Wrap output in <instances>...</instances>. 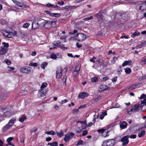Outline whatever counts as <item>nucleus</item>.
<instances>
[{"label": "nucleus", "mask_w": 146, "mask_h": 146, "mask_svg": "<svg viewBox=\"0 0 146 146\" xmlns=\"http://www.w3.org/2000/svg\"><path fill=\"white\" fill-rule=\"evenodd\" d=\"M96 59V58L95 57H93L91 59L90 61L91 62H93L94 63L95 62V60Z\"/></svg>", "instance_id": "obj_63"}, {"label": "nucleus", "mask_w": 146, "mask_h": 146, "mask_svg": "<svg viewBox=\"0 0 146 146\" xmlns=\"http://www.w3.org/2000/svg\"><path fill=\"white\" fill-rule=\"evenodd\" d=\"M73 7L71 6H66L63 7L62 9L66 10V11H71L73 9Z\"/></svg>", "instance_id": "obj_18"}, {"label": "nucleus", "mask_w": 146, "mask_h": 146, "mask_svg": "<svg viewBox=\"0 0 146 146\" xmlns=\"http://www.w3.org/2000/svg\"><path fill=\"white\" fill-rule=\"evenodd\" d=\"M29 65L31 66H37V64L36 63L31 62L29 64Z\"/></svg>", "instance_id": "obj_44"}, {"label": "nucleus", "mask_w": 146, "mask_h": 146, "mask_svg": "<svg viewBox=\"0 0 146 146\" xmlns=\"http://www.w3.org/2000/svg\"><path fill=\"white\" fill-rule=\"evenodd\" d=\"M79 109L78 108V109H75L73 110H72V113L73 114H76L78 112H79Z\"/></svg>", "instance_id": "obj_42"}, {"label": "nucleus", "mask_w": 146, "mask_h": 146, "mask_svg": "<svg viewBox=\"0 0 146 146\" xmlns=\"http://www.w3.org/2000/svg\"><path fill=\"white\" fill-rule=\"evenodd\" d=\"M67 77L66 76H65L63 77V78L62 79L63 82L64 83H65V85H66V80Z\"/></svg>", "instance_id": "obj_46"}, {"label": "nucleus", "mask_w": 146, "mask_h": 146, "mask_svg": "<svg viewBox=\"0 0 146 146\" xmlns=\"http://www.w3.org/2000/svg\"><path fill=\"white\" fill-rule=\"evenodd\" d=\"M1 31L2 35L5 37L11 38L13 36V34L12 33H8L3 30H1Z\"/></svg>", "instance_id": "obj_7"}, {"label": "nucleus", "mask_w": 146, "mask_h": 146, "mask_svg": "<svg viewBox=\"0 0 146 146\" xmlns=\"http://www.w3.org/2000/svg\"><path fill=\"white\" fill-rule=\"evenodd\" d=\"M109 77H108V76H106V77H104L102 78V80L103 81H106V80H109Z\"/></svg>", "instance_id": "obj_62"}, {"label": "nucleus", "mask_w": 146, "mask_h": 146, "mask_svg": "<svg viewBox=\"0 0 146 146\" xmlns=\"http://www.w3.org/2000/svg\"><path fill=\"white\" fill-rule=\"evenodd\" d=\"M59 46L60 48L64 50L66 49L67 48V47L64 46V44L60 45Z\"/></svg>", "instance_id": "obj_48"}, {"label": "nucleus", "mask_w": 146, "mask_h": 146, "mask_svg": "<svg viewBox=\"0 0 146 146\" xmlns=\"http://www.w3.org/2000/svg\"><path fill=\"white\" fill-rule=\"evenodd\" d=\"M53 25H56V22L48 21L44 23L43 27L46 29H49L52 27V26Z\"/></svg>", "instance_id": "obj_2"}, {"label": "nucleus", "mask_w": 146, "mask_h": 146, "mask_svg": "<svg viewBox=\"0 0 146 146\" xmlns=\"http://www.w3.org/2000/svg\"><path fill=\"white\" fill-rule=\"evenodd\" d=\"M108 146H113L115 143L114 139H109L105 141Z\"/></svg>", "instance_id": "obj_10"}, {"label": "nucleus", "mask_w": 146, "mask_h": 146, "mask_svg": "<svg viewBox=\"0 0 146 146\" xmlns=\"http://www.w3.org/2000/svg\"><path fill=\"white\" fill-rule=\"evenodd\" d=\"M117 77H115L114 78H112L111 80L112 82H116L117 81Z\"/></svg>", "instance_id": "obj_61"}, {"label": "nucleus", "mask_w": 146, "mask_h": 146, "mask_svg": "<svg viewBox=\"0 0 146 146\" xmlns=\"http://www.w3.org/2000/svg\"><path fill=\"white\" fill-rule=\"evenodd\" d=\"M4 62L8 65H10L11 63V62L9 60L7 59H5L4 60Z\"/></svg>", "instance_id": "obj_40"}, {"label": "nucleus", "mask_w": 146, "mask_h": 146, "mask_svg": "<svg viewBox=\"0 0 146 146\" xmlns=\"http://www.w3.org/2000/svg\"><path fill=\"white\" fill-rule=\"evenodd\" d=\"M26 119V117L24 116L20 118L19 120L20 122H23Z\"/></svg>", "instance_id": "obj_37"}, {"label": "nucleus", "mask_w": 146, "mask_h": 146, "mask_svg": "<svg viewBox=\"0 0 146 146\" xmlns=\"http://www.w3.org/2000/svg\"><path fill=\"white\" fill-rule=\"evenodd\" d=\"M144 45H143V43H141L140 44L138 45L136 47V48H140L142 47Z\"/></svg>", "instance_id": "obj_53"}, {"label": "nucleus", "mask_w": 146, "mask_h": 146, "mask_svg": "<svg viewBox=\"0 0 146 146\" xmlns=\"http://www.w3.org/2000/svg\"><path fill=\"white\" fill-rule=\"evenodd\" d=\"M118 15L121 17V18L122 19L124 20H126L129 18L128 14L126 12H123L122 13H119Z\"/></svg>", "instance_id": "obj_8"}, {"label": "nucleus", "mask_w": 146, "mask_h": 146, "mask_svg": "<svg viewBox=\"0 0 146 146\" xmlns=\"http://www.w3.org/2000/svg\"><path fill=\"white\" fill-rule=\"evenodd\" d=\"M11 127L10 126V125H9L8 123H7L3 127V131H5L7 130L9 128H10Z\"/></svg>", "instance_id": "obj_20"}, {"label": "nucleus", "mask_w": 146, "mask_h": 146, "mask_svg": "<svg viewBox=\"0 0 146 146\" xmlns=\"http://www.w3.org/2000/svg\"><path fill=\"white\" fill-rule=\"evenodd\" d=\"M106 115V112H103L102 114L100 116V119H102L104 118L105 115Z\"/></svg>", "instance_id": "obj_36"}, {"label": "nucleus", "mask_w": 146, "mask_h": 146, "mask_svg": "<svg viewBox=\"0 0 146 146\" xmlns=\"http://www.w3.org/2000/svg\"><path fill=\"white\" fill-rule=\"evenodd\" d=\"M141 104H143V106L144 105H146V99H144V100H143L141 101Z\"/></svg>", "instance_id": "obj_56"}, {"label": "nucleus", "mask_w": 146, "mask_h": 146, "mask_svg": "<svg viewBox=\"0 0 146 146\" xmlns=\"http://www.w3.org/2000/svg\"><path fill=\"white\" fill-rule=\"evenodd\" d=\"M88 133V131L86 130H85L83 131L82 133V135L84 136L86 135Z\"/></svg>", "instance_id": "obj_59"}, {"label": "nucleus", "mask_w": 146, "mask_h": 146, "mask_svg": "<svg viewBox=\"0 0 146 146\" xmlns=\"http://www.w3.org/2000/svg\"><path fill=\"white\" fill-rule=\"evenodd\" d=\"M40 27L39 24L37 21H34L32 24V29H38Z\"/></svg>", "instance_id": "obj_12"}, {"label": "nucleus", "mask_w": 146, "mask_h": 146, "mask_svg": "<svg viewBox=\"0 0 146 146\" xmlns=\"http://www.w3.org/2000/svg\"><path fill=\"white\" fill-rule=\"evenodd\" d=\"M83 143V141H82L81 140H79L76 145V146H78L79 145H82V143Z\"/></svg>", "instance_id": "obj_50"}, {"label": "nucleus", "mask_w": 146, "mask_h": 146, "mask_svg": "<svg viewBox=\"0 0 146 146\" xmlns=\"http://www.w3.org/2000/svg\"><path fill=\"white\" fill-rule=\"evenodd\" d=\"M60 42L59 41H54L53 42V44L54 46H57L60 44Z\"/></svg>", "instance_id": "obj_38"}, {"label": "nucleus", "mask_w": 146, "mask_h": 146, "mask_svg": "<svg viewBox=\"0 0 146 146\" xmlns=\"http://www.w3.org/2000/svg\"><path fill=\"white\" fill-rule=\"evenodd\" d=\"M80 69V66L79 65H77L74 71L79 72Z\"/></svg>", "instance_id": "obj_34"}, {"label": "nucleus", "mask_w": 146, "mask_h": 146, "mask_svg": "<svg viewBox=\"0 0 146 146\" xmlns=\"http://www.w3.org/2000/svg\"><path fill=\"white\" fill-rule=\"evenodd\" d=\"M139 99H146V95L144 94H142L141 95Z\"/></svg>", "instance_id": "obj_47"}, {"label": "nucleus", "mask_w": 146, "mask_h": 146, "mask_svg": "<svg viewBox=\"0 0 146 146\" xmlns=\"http://www.w3.org/2000/svg\"><path fill=\"white\" fill-rule=\"evenodd\" d=\"M39 24L40 27H42L44 26V24L45 21L43 19H40L38 20L37 21Z\"/></svg>", "instance_id": "obj_14"}, {"label": "nucleus", "mask_w": 146, "mask_h": 146, "mask_svg": "<svg viewBox=\"0 0 146 146\" xmlns=\"http://www.w3.org/2000/svg\"><path fill=\"white\" fill-rule=\"evenodd\" d=\"M131 60L125 61L122 64V66H124L127 64L131 65Z\"/></svg>", "instance_id": "obj_22"}, {"label": "nucleus", "mask_w": 146, "mask_h": 146, "mask_svg": "<svg viewBox=\"0 0 146 146\" xmlns=\"http://www.w3.org/2000/svg\"><path fill=\"white\" fill-rule=\"evenodd\" d=\"M129 137L131 139H135L136 137V135L134 134L131 135L129 136Z\"/></svg>", "instance_id": "obj_55"}, {"label": "nucleus", "mask_w": 146, "mask_h": 146, "mask_svg": "<svg viewBox=\"0 0 146 146\" xmlns=\"http://www.w3.org/2000/svg\"><path fill=\"white\" fill-rule=\"evenodd\" d=\"M50 56L51 58L54 59H56L57 58L56 55L54 53H52L50 54Z\"/></svg>", "instance_id": "obj_32"}, {"label": "nucleus", "mask_w": 146, "mask_h": 146, "mask_svg": "<svg viewBox=\"0 0 146 146\" xmlns=\"http://www.w3.org/2000/svg\"><path fill=\"white\" fill-rule=\"evenodd\" d=\"M62 69L61 67H58L56 70V78L57 79L60 78L62 75Z\"/></svg>", "instance_id": "obj_3"}, {"label": "nucleus", "mask_w": 146, "mask_h": 146, "mask_svg": "<svg viewBox=\"0 0 146 146\" xmlns=\"http://www.w3.org/2000/svg\"><path fill=\"white\" fill-rule=\"evenodd\" d=\"M13 139V138L12 137H9L8 139H7V142L9 143L10 141H12Z\"/></svg>", "instance_id": "obj_64"}, {"label": "nucleus", "mask_w": 146, "mask_h": 146, "mask_svg": "<svg viewBox=\"0 0 146 146\" xmlns=\"http://www.w3.org/2000/svg\"><path fill=\"white\" fill-rule=\"evenodd\" d=\"M145 131L144 130H142L140 133H139L138 134V136L139 138H140L142 136H143L145 134Z\"/></svg>", "instance_id": "obj_23"}, {"label": "nucleus", "mask_w": 146, "mask_h": 146, "mask_svg": "<svg viewBox=\"0 0 146 146\" xmlns=\"http://www.w3.org/2000/svg\"><path fill=\"white\" fill-rule=\"evenodd\" d=\"M78 72L76 71H74V72L72 74V77L74 78H76L77 77V76H78L79 74Z\"/></svg>", "instance_id": "obj_29"}, {"label": "nucleus", "mask_w": 146, "mask_h": 146, "mask_svg": "<svg viewBox=\"0 0 146 146\" xmlns=\"http://www.w3.org/2000/svg\"><path fill=\"white\" fill-rule=\"evenodd\" d=\"M30 25L29 23H25L23 25V27L24 28H27Z\"/></svg>", "instance_id": "obj_51"}, {"label": "nucleus", "mask_w": 146, "mask_h": 146, "mask_svg": "<svg viewBox=\"0 0 146 146\" xmlns=\"http://www.w3.org/2000/svg\"><path fill=\"white\" fill-rule=\"evenodd\" d=\"M2 44L3 45L1 46V48L3 47L4 48H6L7 49H8V48L9 46V44L7 43H6L5 42H3L2 43Z\"/></svg>", "instance_id": "obj_19"}, {"label": "nucleus", "mask_w": 146, "mask_h": 146, "mask_svg": "<svg viewBox=\"0 0 146 146\" xmlns=\"http://www.w3.org/2000/svg\"><path fill=\"white\" fill-rule=\"evenodd\" d=\"M100 89L101 91H104L110 89V87L105 85H101L100 86Z\"/></svg>", "instance_id": "obj_16"}, {"label": "nucleus", "mask_w": 146, "mask_h": 146, "mask_svg": "<svg viewBox=\"0 0 146 146\" xmlns=\"http://www.w3.org/2000/svg\"><path fill=\"white\" fill-rule=\"evenodd\" d=\"M0 23L2 25H4L6 23V21L4 19H1L0 21Z\"/></svg>", "instance_id": "obj_52"}, {"label": "nucleus", "mask_w": 146, "mask_h": 146, "mask_svg": "<svg viewBox=\"0 0 146 146\" xmlns=\"http://www.w3.org/2000/svg\"><path fill=\"white\" fill-rule=\"evenodd\" d=\"M38 96L42 100H44L45 98V92H44L43 89H40V91L38 93Z\"/></svg>", "instance_id": "obj_9"}, {"label": "nucleus", "mask_w": 146, "mask_h": 146, "mask_svg": "<svg viewBox=\"0 0 146 146\" xmlns=\"http://www.w3.org/2000/svg\"><path fill=\"white\" fill-rule=\"evenodd\" d=\"M45 12L48 15H49L50 16H52L53 13H52L46 10L45 11Z\"/></svg>", "instance_id": "obj_54"}, {"label": "nucleus", "mask_w": 146, "mask_h": 146, "mask_svg": "<svg viewBox=\"0 0 146 146\" xmlns=\"http://www.w3.org/2000/svg\"><path fill=\"white\" fill-rule=\"evenodd\" d=\"M97 131L99 133H103L104 132L105 130L104 129H101L98 130Z\"/></svg>", "instance_id": "obj_57"}, {"label": "nucleus", "mask_w": 146, "mask_h": 146, "mask_svg": "<svg viewBox=\"0 0 146 146\" xmlns=\"http://www.w3.org/2000/svg\"><path fill=\"white\" fill-rule=\"evenodd\" d=\"M20 70L23 73L29 74H31L33 72L31 68L30 67L22 68Z\"/></svg>", "instance_id": "obj_1"}, {"label": "nucleus", "mask_w": 146, "mask_h": 146, "mask_svg": "<svg viewBox=\"0 0 146 146\" xmlns=\"http://www.w3.org/2000/svg\"><path fill=\"white\" fill-rule=\"evenodd\" d=\"M89 94L87 92H82L79 94V97L81 99H84L86 97H87Z\"/></svg>", "instance_id": "obj_13"}, {"label": "nucleus", "mask_w": 146, "mask_h": 146, "mask_svg": "<svg viewBox=\"0 0 146 146\" xmlns=\"http://www.w3.org/2000/svg\"><path fill=\"white\" fill-rule=\"evenodd\" d=\"M93 17L92 16H90V17L86 18H84V20L85 21H87L89 20H90L91 19H93Z\"/></svg>", "instance_id": "obj_58"}, {"label": "nucleus", "mask_w": 146, "mask_h": 146, "mask_svg": "<svg viewBox=\"0 0 146 146\" xmlns=\"http://www.w3.org/2000/svg\"><path fill=\"white\" fill-rule=\"evenodd\" d=\"M45 133L48 135H54L56 134L55 132L53 130H51L50 131H46L45 132Z\"/></svg>", "instance_id": "obj_21"}, {"label": "nucleus", "mask_w": 146, "mask_h": 146, "mask_svg": "<svg viewBox=\"0 0 146 146\" xmlns=\"http://www.w3.org/2000/svg\"><path fill=\"white\" fill-rule=\"evenodd\" d=\"M101 96H98L97 97L95 98L93 100V101L94 102H96L98 101L99 99L101 98Z\"/></svg>", "instance_id": "obj_39"}, {"label": "nucleus", "mask_w": 146, "mask_h": 146, "mask_svg": "<svg viewBox=\"0 0 146 146\" xmlns=\"http://www.w3.org/2000/svg\"><path fill=\"white\" fill-rule=\"evenodd\" d=\"M74 134L72 132H70L68 133L64 137V140L65 142L68 141V139H70L74 136Z\"/></svg>", "instance_id": "obj_4"}, {"label": "nucleus", "mask_w": 146, "mask_h": 146, "mask_svg": "<svg viewBox=\"0 0 146 146\" xmlns=\"http://www.w3.org/2000/svg\"><path fill=\"white\" fill-rule=\"evenodd\" d=\"M127 126V123L125 121H123L120 124V126L121 128L124 129L126 128Z\"/></svg>", "instance_id": "obj_17"}, {"label": "nucleus", "mask_w": 146, "mask_h": 146, "mask_svg": "<svg viewBox=\"0 0 146 146\" xmlns=\"http://www.w3.org/2000/svg\"><path fill=\"white\" fill-rule=\"evenodd\" d=\"M47 85V84L46 83H43L40 87V89H43V88H44L46 87Z\"/></svg>", "instance_id": "obj_35"}, {"label": "nucleus", "mask_w": 146, "mask_h": 146, "mask_svg": "<svg viewBox=\"0 0 146 146\" xmlns=\"http://www.w3.org/2000/svg\"><path fill=\"white\" fill-rule=\"evenodd\" d=\"M51 146H57L58 145V143L55 141L52 143H50Z\"/></svg>", "instance_id": "obj_45"}, {"label": "nucleus", "mask_w": 146, "mask_h": 146, "mask_svg": "<svg viewBox=\"0 0 146 146\" xmlns=\"http://www.w3.org/2000/svg\"><path fill=\"white\" fill-rule=\"evenodd\" d=\"M52 16L55 17H58L60 16V14L58 13H53Z\"/></svg>", "instance_id": "obj_43"}, {"label": "nucleus", "mask_w": 146, "mask_h": 146, "mask_svg": "<svg viewBox=\"0 0 146 146\" xmlns=\"http://www.w3.org/2000/svg\"><path fill=\"white\" fill-rule=\"evenodd\" d=\"M129 137V136L127 135L124 136L121 138V141L122 142V145L123 146H125L128 144L129 142L128 139Z\"/></svg>", "instance_id": "obj_6"}, {"label": "nucleus", "mask_w": 146, "mask_h": 146, "mask_svg": "<svg viewBox=\"0 0 146 146\" xmlns=\"http://www.w3.org/2000/svg\"><path fill=\"white\" fill-rule=\"evenodd\" d=\"M8 49L4 48L3 47L1 48L0 50V55H3L5 54L7 52Z\"/></svg>", "instance_id": "obj_15"}, {"label": "nucleus", "mask_w": 146, "mask_h": 146, "mask_svg": "<svg viewBox=\"0 0 146 146\" xmlns=\"http://www.w3.org/2000/svg\"><path fill=\"white\" fill-rule=\"evenodd\" d=\"M117 60V57H113V59L112 60H111V62L112 64H114L115 62Z\"/></svg>", "instance_id": "obj_41"}, {"label": "nucleus", "mask_w": 146, "mask_h": 146, "mask_svg": "<svg viewBox=\"0 0 146 146\" xmlns=\"http://www.w3.org/2000/svg\"><path fill=\"white\" fill-rule=\"evenodd\" d=\"M47 64L48 63L47 62H43L42 64L41 65V67L42 68L44 69L45 67L47 66Z\"/></svg>", "instance_id": "obj_27"}, {"label": "nucleus", "mask_w": 146, "mask_h": 146, "mask_svg": "<svg viewBox=\"0 0 146 146\" xmlns=\"http://www.w3.org/2000/svg\"><path fill=\"white\" fill-rule=\"evenodd\" d=\"M96 17L98 19L99 21H100V20H102L103 19V16L102 14L100 13H98L96 14Z\"/></svg>", "instance_id": "obj_24"}, {"label": "nucleus", "mask_w": 146, "mask_h": 146, "mask_svg": "<svg viewBox=\"0 0 146 146\" xmlns=\"http://www.w3.org/2000/svg\"><path fill=\"white\" fill-rule=\"evenodd\" d=\"M91 80L93 82H96L98 81V79L97 77H94L91 79Z\"/></svg>", "instance_id": "obj_31"}, {"label": "nucleus", "mask_w": 146, "mask_h": 146, "mask_svg": "<svg viewBox=\"0 0 146 146\" xmlns=\"http://www.w3.org/2000/svg\"><path fill=\"white\" fill-rule=\"evenodd\" d=\"M137 106L138 107V108L140 110L142 109L143 105H142V104L141 103L140 104L137 105Z\"/></svg>", "instance_id": "obj_60"}, {"label": "nucleus", "mask_w": 146, "mask_h": 146, "mask_svg": "<svg viewBox=\"0 0 146 146\" xmlns=\"http://www.w3.org/2000/svg\"><path fill=\"white\" fill-rule=\"evenodd\" d=\"M56 134L58 136L61 137L64 134V132L62 130H61L60 132H56Z\"/></svg>", "instance_id": "obj_25"}, {"label": "nucleus", "mask_w": 146, "mask_h": 146, "mask_svg": "<svg viewBox=\"0 0 146 146\" xmlns=\"http://www.w3.org/2000/svg\"><path fill=\"white\" fill-rule=\"evenodd\" d=\"M139 35V33L138 31H136L133 34L131 35V37L132 38H134L136 36H138Z\"/></svg>", "instance_id": "obj_28"}, {"label": "nucleus", "mask_w": 146, "mask_h": 146, "mask_svg": "<svg viewBox=\"0 0 146 146\" xmlns=\"http://www.w3.org/2000/svg\"><path fill=\"white\" fill-rule=\"evenodd\" d=\"M86 38V35L83 33L77 34V40L78 41H82L84 40Z\"/></svg>", "instance_id": "obj_5"}, {"label": "nucleus", "mask_w": 146, "mask_h": 146, "mask_svg": "<svg viewBox=\"0 0 146 146\" xmlns=\"http://www.w3.org/2000/svg\"><path fill=\"white\" fill-rule=\"evenodd\" d=\"M125 71L126 74H129L131 72V69L127 68H126L125 69Z\"/></svg>", "instance_id": "obj_33"}, {"label": "nucleus", "mask_w": 146, "mask_h": 146, "mask_svg": "<svg viewBox=\"0 0 146 146\" xmlns=\"http://www.w3.org/2000/svg\"><path fill=\"white\" fill-rule=\"evenodd\" d=\"M95 122V118H94L93 119V120H92V123H88V126H92L93 123H94Z\"/></svg>", "instance_id": "obj_49"}, {"label": "nucleus", "mask_w": 146, "mask_h": 146, "mask_svg": "<svg viewBox=\"0 0 146 146\" xmlns=\"http://www.w3.org/2000/svg\"><path fill=\"white\" fill-rule=\"evenodd\" d=\"M16 5H18L19 7H22V8H25V7H29V6L25 4L22 1H18Z\"/></svg>", "instance_id": "obj_11"}, {"label": "nucleus", "mask_w": 146, "mask_h": 146, "mask_svg": "<svg viewBox=\"0 0 146 146\" xmlns=\"http://www.w3.org/2000/svg\"><path fill=\"white\" fill-rule=\"evenodd\" d=\"M15 120L13 119H11L9 121L8 123L9 125H10V126L12 127L13 125L14 122Z\"/></svg>", "instance_id": "obj_26"}, {"label": "nucleus", "mask_w": 146, "mask_h": 146, "mask_svg": "<svg viewBox=\"0 0 146 146\" xmlns=\"http://www.w3.org/2000/svg\"><path fill=\"white\" fill-rule=\"evenodd\" d=\"M133 108V111H138L140 110L138 108V107L137 106V105H135L134 106Z\"/></svg>", "instance_id": "obj_30"}]
</instances>
